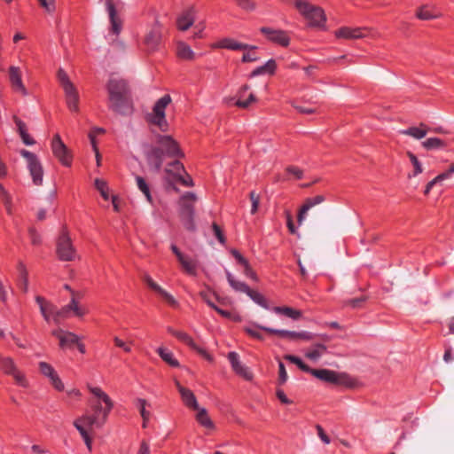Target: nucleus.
I'll return each mask as SVG.
<instances>
[{"instance_id": "f257e3e1", "label": "nucleus", "mask_w": 454, "mask_h": 454, "mask_svg": "<svg viewBox=\"0 0 454 454\" xmlns=\"http://www.w3.org/2000/svg\"><path fill=\"white\" fill-rule=\"evenodd\" d=\"M88 388L98 400L90 402L93 413L90 415L85 414L76 419L74 421V426L84 440L89 451H91L92 438L85 427L90 428H92L93 427H101L106 422L108 416L114 408V402L100 387L89 386Z\"/></svg>"}, {"instance_id": "f03ea898", "label": "nucleus", "mask_w": 454, "mask_h": 454, "mask_svg": "<svg viewBox=\"0 0 454 454\" xmlns=\"http://www.w3.org/2000/svg\"><path fill=\"white\" fill-rule=\"evenodd\" d=\"M108 93V107L115 114L129 115L134 111L132 92L129 82L112 77L106 85Z\"/></svg>"}, {"instance_id": "7ed1b4c3", "label": "nucleus", "mask_w": 454, "mask_h": 454, "mask_svg": "<svg viewBox=\"0 0 454 454\" xmlns=\"http://www.w3.org/2000/svg\"><path fill=\"white\" fill-rule=\"evenodd\" d=\"M155 142L156 144L151 145L149 150L145 153L146 161L154 171L159 172L161 169L162 163L166 157H184V153L181 150L179 144L171 136L157 135Z\"/></svg>"}, {"instance_id": "20e7f679", "label": "nucleus", "mask_w": 454, "mask_h": 454, "mask_svg": "<svg viewBox=\"0 0 454 454\" xmlns=\"http://www.w3.org/2000/svg\"><path fill=\"white\" fill-rule=\"evenodd\" d=\"M197 200L193 192H186L178 201L179 206V217L184 228L192 232L196 231V224L194 222L195 208L194 203Z\"/></svg>"}, {"instance_id": "39448f33", "label": "nucleus", "mask_w": 454, "mask_h": 454, "mask_svg": "<svg viewBox=\"0 0 454 454\" xmlns=\"http://www.w3.org/2000/svg\"><path fill=\"white\" fill-rule=\"evenodd\" d=\"M310 374L317 379L339 386L355 388L359 386L358 381L345 372H336L328 369H311Z\"/></svg>"}, {"instance_id": "423d86ee", "label": "nucleus", "mask_w": 454, "mask_h": 454, "mask_svg": "<svg viewBox=\"0 0 454 454\" xmlns=\"http://www.w3.org/2000/svg\"><path fill=\"white\" fill-rule=\"evenodd\" d=\"M57 78L64 90L67 108L71 112L78 113L79 93L74 84L71 82L67 74L63 68H59L58 70Z\"/></svg>"}, {"instance_id": "0eeeda50", "label": "nucleus", "mask_w": 454, "mask_h": 454, "mask_svg": "<svg viewBox=\"0 0 454 454\" xmlns=\"http://www.w3.org/2000/svg\"><path fill=\"white\" fill-rule=\"evenodd\" d=\"M56 254L63 262H73L77 257L76 250L73 245L67 226H63L56 242Z\"/></svg>"}, {"instance_id": "6e6552de", "label": "nucleus", "mask_w": 454, "mask_h": 454, "mask_svg": "<svg viewBox=\"0 0 454 454\" xmlns=\"http://www.w3.org/2000/svg\"><path fill=\"white\" fill-rule=\"evenodd\" d=\"M299 12L309 22L312 27H322L325 22L324 11L316 5L303 0L294 2Z\"/></svg>"}, {"instance_id": "1a4fd4ad", "label": "nucleus", "mask_w": 454, "mask_h": 454, "mask_svg": "<svg viewBox=\"0 0 454 454\" xmlns=\"http://www.w3.org/2000/svg\"><path fill=\"white\" fill-rule=\"evenodd\" d=\"M171 103V97L168 94L164 95L156 101L153 108V114L149 115L147 121L159 127L163 132L168 130V124L166 120L165 109Z\"/></svg>"}, {"instance_id": "9d476101", "label": "nucleus", "mask_w": 454, "mask_h": 454, "mask_svg": "<svg viewBox=\"0 0 454 454\" xmlns=\"http://www.w3.org/2000/svg\"><path fill=\"white\" fill-rule=\"evenodd\" d=\"M0 370L4 374L12 376L17 385L22 387H28L26 375L17 367L12 357L0 355Z\"/></svg>"}, {"instance_id": "9b49d317", "label": "nucleus", "mask_w": 454, "mask_h": 454, "mask_svg": "<svg viewBox=\"0 0 454 454\" xmlns=\"http://www.w3.org/2000/svg\"><path fill=\"white\" fill-rule=\"evenodd\" d=\"M162 25L155 19L151 29L145 35L143 44L147 52H153L158 50L162 38Z\"/></svg>"}, {"instance_id": "f8f14e48", "label": "nucleus", "mask_w": 454, "mask_h": 454, "mask_svg": "<svg viewBox=\"0 0 454 454\" xmlns=\"http://www.w3.org/2000/svg\"><path fill=\"white\" fill-rule=\"evenodd\" d=\"M53 155L65 167H70L73 161V154L67 146L63 143L60 136L57 133L51 141Z\"/></svg>"}, {"instance_id": "ddd939ff", "label": "nucleus", "mask_w": 454, "mask_h": 454, "mask_svg": "<svg viewBox=\"0 0 454 454\" xmlns=\"http://www.w3.org/2000/svg\"><path fill=\"white\" fill-rule=\"evenodd\" d=\"M20 154L27 159L28 169L35 185H41L43 183V169L37 156L25 149L20 151Z\"/></svg>"}, {"instance_id": "4468645a", "label": "nucleus", "mask_w": 454, "mask_h": 454, "mask_svg": "<svg viewBox=\"0 0 454 454\" xmlns=\"http://www.w3.org/2000/svg\"><path fill=\"white\" fill-rule=\"evenodd\" d=\"M38 370L43 376L49 380L51 385L53 387L54 389H56L59 392L64 391V383L62 382L58 372L51 364L47 362H39Z\"/></svg>"}, {"instance_id": "2eb2a0df", "label": "nucleus", "mask_w": 454, "mask_h": 454, "mask_svg": "<svg viewBox=\"0 0 454 454\" xmlns=\"http://www.w3.org/2000/svg\"><path fill=\"white\" fill-rule=\"evenodd\" d=\"M257 328L263 329L264 331L277 334L282 338H286L290 340H312L315 335L309 332L302 331V332H294V331H288V330H278L269 327H263V326H258Z\"/></svg>"}, {"instance_id": "dca6fc26", "label": "nucleus", "mask_w": 454, "mask_h": 454, "mask_svg": "<svg viewBox=\"0 0 454 454\" xmlns=\"http://www.w3.org/2000/svg\"><path fill=\"white\" fill-rule=\"evenodd\" d=\"M51 334L59 340V348L62 349L73 348L77 340H80L79 336L75 333L62 329L53 330Z\"/></svg>"}, {"instance_id": "f3484780", "label": "nucleus", "mask_w": 454, "mask_h": 454, "mask_svg": "<svg viewBox=\"0 0 454 454\" xmlns=\"http://www.w3.org/2000/svg\"><path fill=\"white\" fill-rule=\"evenodd\" d=\"M175 385L180 394L181 400L184 406L192 411L199 410V404L194 393L191 389L182 386L177 380H175Z\"/></svg>"}, {"instance_id": "a211bd4d", "label": "nucleus", "mask_w": 454, "mask_h": 454, "mask_svg": "<svg viewBox=\"0 0 454 454\" xmlns=\"http://www.w3.org/2000/svg\"><path fill=\"white\" fill-rule=\"evenodd\" d=\"M368 27H342L335 31V35L338 38L343 39H360L367 35Z\"/></svg>"}, {"instance_id": "6ab92c4d", "label": "nucleus", "mask_w": 454, "mask_h": 454, "mask_svg": "<svg viewBox=\"0 0 454 454\" xmlns=\"http://www.w3.org/2000/svg\"><path fill=\"white\" fill-rule=\"evenodd\" d=\"M261 32L269 41L272 43H278L281 46H287L289 44L290 39L286 32L282 30H275L270 27H262Z\"/></svg>"}, {"instance_id": "aec40b11", "label": "nucleus", "mask_w": 454, "mask_h": 454, "mask_svg": "<svg viewBox=\"0 0 454 454\" xmlns=\"http://www.w3.org/2000/svg\"><path fill=\"white\" fill-rule=\"evenodd\" d=\"M9 78L12 88L14 91L21 93L22 96L27 95V90L22 82L20 67L13 66L10 67Z\"/></svg>"}, {"instance_id": "412c9836", "label": "nucleus", "mask_w": 454, "mask_h": 454, "mask_svg": "<svg viewBox=\"0 0 454 454\" xmlns=\"http://www.w3.org/2000/svg\"><path fill=\"white\" fill-rule=\"evenodd\" d=\"M211 47L213 49H227V50H232V51H240V50H254L255 49V46H250L247 44H244L241 43L237 42L236 40L225 37L223 38L215 43H214Z\"/></svg>"}, {"instance_id": "4be33fe9", "label": "nucleus", "mask_w": 454, "mask_h": 454, "mask_svg": "<svg viewBox=\"0 0 454 454\" xmlns=\"http://www.w3.org/2000/svg\"><path fill=\"white\" fill-rule=\"evenodd\" d=\"M227 357L231 364L232 370L235 372V373L237 375L242 377L246 380H253V373L251 372H249L247 370V368L244 367L240 364V362L239 360V355L236 352H234V351L230 352L228 354Z\"/></svg>"}, {"instance_id": "5701e85b", "label": "nucleus", "mask_w": 454, "mask_h": 454, "mask_svg": "<svg viewBox=\"0 0 454 454\" xmlns=\"http://www.w3.org/2000/svg\"><path fill=\"white\" fill-rule=\"evenodd\" d=\"M325 200L324 195H317L313 198H308L305 200L304 204L301 206L298 212L297 221L299 224H301L306 219L307 213L309 209L317 205L323 203Z\"/></svg>"}, {"instance_id": "b1692460", "label": "nucleus", "mask_w": 454, "mask_h": 454, "mask_svg": "<svg viewBox=\"0 0 454 454\" xmlns=\"http://www.w3.org/2000/svg\"><path fill=\"white\" fill-rule=\"evenodd\" d=\"M226 278L230 286L237 292L247 294L252 300L255 301V291L245 282L237 280L229 271L226 270Z\"/></svg>"}, {"instance_id": "393cba45", "label": "nucleus", "mask_w": 454, "mask_h": 454, "mask_svg": "<svg viewBox=\"0 0 454 454\" xmlns=\"http://www.w3.org/2000/svg\"><path fill=\"white\" fill-rule=\"evenodd\" d=\"M106 5L109 13L111 30L114 35H119L121 30L122 21L121 18L117 16V12L113 0H106Z\"/></svg>"}, {"instance_id": "a878e982", "label": "nucleus", "mask_w": 454, "mask_h": 454, "mask_svg": "<svg viewBox=\"0 0 454 454\" xmlns=\"http://www.w3.org/2000/svg\"><path fill=\"white\" fill-rule=\"evenodd\" d=\"M195 11L193 8H189L184 11L176 20L177 28L181 31L188 30L194 23Z\"/></svg>"}, {"instance_id": "bb28decb", "label": "nucleus", "mask_w": 454, "mask_h": 454, "mask_svg": "<svg viewBox=\"0 0 454 454\" xmlns=\"http://www.w3.org/2000/svg\"><path fill=\"white\" fill-rule=\"evenodd\" d=\"M35 301L40 307V311L46 322H50L51 317L54 315L56 306L41 295L35 296Z\"/></svg>"}, {"instance_id": "cd10ccee", "label": "nucleus", "mask_w": 454, "mask_h": 454, "mask_svg": "<svg viewBox=\"0 0 454 454\" xmlns=\"http://www.w3.org/2000/svg\"><path fill=\"white\" fill-rule=\"evenodd\" d=\"M12 120L17 126V131L20 136L22 142L27 145H35V141L29 136L26 123L23 121H21L17 115H13Z\"/></svg>"}, {"instance_id": "c85d7f7f", "label": "nucleus", "mask_w": 454, "mask_h": 454, "mask_svg": "<svg viewBox=\"0 0 454 454\" xmlns=\"http://www.w3.org/2000/svg\"><path fill=\"white\" fill-rule=\"evenodd\" d=\"M12 120L17 126V131L20 136L22 142L27 145H35V141L29 136L26 123L23 121H21L17 115H13Z\"/></svg>"}, {"instance_id": "c756f323", "label": "nucleus", "mask_w": 454, "mask_h": 454, "mask_svg": "<svg viewBox=\"0 0 454 454\" xmlns=\"http://www.w3.org/2000/svg\"><path fill=\"white\" fill-rule=\"evenodd\" d=\"M231 254L236 259L237 262L243 267L244 274L251 278H255L254 272L249 263V262L239 253V250L232 248Z\"/></svg>"}, {"instance_id": "7c9ffc66", "label": "nucleus", "mask_w": 454, "mask_h": 454, "mask_svg": "<svg viewBox=\"0 0 454 454\" xmlns=\"http://www.w3.org/2000/svg\"><path fill=\"white\" fill-rule=\"evenodd\" d=\"M197 413L195 415L196 421L204 428L207 430H215V426L213 420L210 419L207 411L205 408H200L196 410Z\"/></svg>"}, {"instance_id": "2f4dec72", "label": "nucleus", "mask_w": 454, "mask_h": 454, "mask_svg": "<svg viewBox=\"0 0 454 454\" xmlns=\"http://www.w3.org/2000/svg\"><path fill=\"white\" fill-rule=\"evenodd\" d=\"M327 346L325 343L316 342L305 353V356L310 361L317 362L326 352Z\"/></svg>"}, {"instance_id": "473e14b6", "label": "nucleus", "mask_w": 454, "mask_h": 454, "mask_svg": "<svg viewBox=\"0 0 454 454\" xmlns=\"http://www.w3.org/2000/svg\"><path fill=\"white\" fill-rule=\"evenodd\" d=\"M17 270L19 271V287L26 294L28 291V271L22 261L18 262Z\"/></svg>"}, {"instance_id": "72a5a7b5", "label": "nucleus", "mask_w": 454, "mask_h": 454, "mask_svg": "<svg viewBox=\"0 0 454 454\" xmlns=\"http://www.w3.org/2000/svg\"><path fill=\"white\" fill-rule=\"evenodd\" d=\"M428 129L427 126L421 122L419 127H410L407 129L401 130L400 133L412 137L415 139H421L426 137Z\"/></svg>"}, {"instance_id": "f704fd0d", "label": "nucleus", "mask_w": 454, "mask_h": 454, "mask_svg": "<svg viewBox=\"0 0 454 454\" xmlns=\"http://www.w3.org/2000/svg\"><path fill=\"white\" fill-rule=\"evenodd\" d=\"M250 87L247 85H243L239 91V98L235 102V106L240 108H247L254 100V95L253 92H250L247 96V99H243L246 97L247 92L249 90Z\"/></svg>"}, {"instance_id": "c9c22d12", "label": "nucleus", "mask_w": 454, "mask_h": 454, "mask_svg": "<svg viewBox=\"0 0 454 454\" xmlns=\"http://www.w3.org/2000/svg\"><path fill=\"white\" fill-rule=\"evenodd\" d=\"M178 262L185 273L191 276L197 275L198 262L196 260L184 254L182 259H179Z\"/></svg>"}, {"instance_id": "e433bc0d", "label": "nucleus", "mask_w": 454, "mask_h": 454, "mask_svg": "<svg viewBox=\"0 0 454 454\" xmlns=\"http://www.w3.org/2000/svg\"><path fill=\"white\" fill-rule=\"evenodd\" d=\"M176 55L179 59L184 60H193L195 53L191 47L184 42H177L176 43Z\"/></svg>"}, {"instance_id": "4c0bfd02", "label": "nucleus", "mask_w": 454, "mask_h": 454, "mask_svg": "<svg viewBox=\"0 0 454 454\" xmlns=\"http://www.w3.org/2000/svg\"><path fill=\"white\" fill-rule=\"evenodd\" d=\"M157 353L160 358L171 367H179V362L174 357V355L170 351H167L164 348L160 347L157 349Z\"/></svg>"}, {"instance_id": "58836bf2", "label": "nucleus", "mask_w": 454, "mask_h": 454, "mask_svg": "<svg viewBox=\"0 0 454 454\" xmlns=\"http://www.w3.org/2000/svg\"><path fill=\"white\" fill-rule=\"evenodd\" d=\"M273 310L278 314H283L292 319H299L301 317V311L290 307H274Z\"/></svg>"}, {"instance_id": "ea45409f", "label": "nucleus", "mask_w": 454, "mask_h": 454, "mask_svg": "<svg viewBox=\"0 0 454 454\" xmlns=\"http://www.w3.org/2000/svg\"><path fill=\"white\" fill-rule=\"evenodd\" d=\"M416 16L418 19L422 20H431L437 18H440L441 13H434L428 10L427 5L421 6L416 12Z\"/></svg>"}, {"instance_id": "a19ab883", "label": "nucleus", "mask_w": 454, "mask_h": 454, "mask_svg": "<svg viewBox=\"0 0 454 454\" xmlns=\"http://www.w3.org/2000/svg\"><path fill=\"white\" fill-rule=\"evenodd\" d=\"M277 68V64L274 59L268 60L264 65L257 67V76L262 74L272 75Z\"/></svg>"}, {"instance_id": "79ce46f5", "label": "nucleus", "mask_w": 454, "mask_h": 454, "mask_svg": "<svg viewBox=\"0 0 454 454\" xmlns=\"http://www.w3.org/2000/svg\"><path fill=\"white\" fill-rule=\"evenodd\" d=\"M136 181L138 189L145 194L148 202L153 203V197L151 194L149 184L146 183L144 177L140 176H136Z\"/></svg>"}, {"instance_id": "37998d69", "label": "nucleus", "mask_w": 454, "mask_h": 454, "mask_svg": "<svg viewBox=\"0 0 454 454\" xmlns=\"http://www.w3.org/2000/svg\"><path fill=\"white\" fill-rule=\"evenodd\" d=\"M168 167L165 169L166 173L172 174L176 179L181 176V172L185 173L184 165L178 160L172 161Z\"/></svg>"}, {"instance_id": "c03bdc74", "label": "nucleus", "mask_w": 454, "mask_h": 454, "mask_svg": "<svg viewBox=\"0 0 454 454\" xmlns=\"http://www.w3.org/2000/svg\"><path fill=\"white\" fill-rule=\"evenodd\" d=\"M422 146L427 150L440 149L445 146V143L440 138L430 137L422 142Z\"/></svg>"}, {"instance_id": "a18cd8bd", "label": "nucleus", "mask_w": 454, "mask_h": 454, "mask_svg": "<svg viewBox=\"0 0 454 454\" xmlns=\"http://www.w3.org/2000/svg\"><path fill=\"white\" fill-rule=\"evenodd\" d=\"M137 402L139 408L140 415L143 419V427H146V424L150 419V412L145 409V406L147 405V401L143 398H138Z\"/></svg>"}, {"instance_id": "49530a36", "label": "nucleus", "mask_w": 454, "mask_h": 454, "mask_svg": "<svg viewBox=\"0 0 454 454\" xmlns=\"http://www.w3.org/2000/svg\"><path fill=\"white\" fill-rule=\"evenodd\" d=\"M0 197L5 207V209L9 215H12V197L9 192L4 189L2 184H0Z\"/></svg>"}, {"instance_id": "de8ad7c7", "label": "nucleus", "mask_w": 454, "mask_h": 454, "mask_svg": "<svg viewBox=\"0 0 454 454\" xmlns=\"http://www.w3.org/2000/svg\"><path fill=\"white\" fill-rule=\"evenodd\" d=\"M284 359L285 360H287L294 364H296L301 371L305 372H310L311 369L309 365H307L306 364H304L301 358H299L298 356H293V355H286L284 356Z\"/></svg>"}, {"instance_id": "09e8293b", "label": "nucleus", "mask_w": 454, "mask_h": 454, "mask_svg": "<svg viewBox=\"0 0 454 454\" xmlns=\"http://www.w3.org/2000/svg\"><path fill=\"white\" fill-rule=\"evenodd\" d=\"M66 309H68L69 311L73 310L74 315L79 317H83L87 313L85 309H81L78 306V302L75 300V296L72 297L70 302L66 306Z\"/></svg>"}, {"instance_id": "8fccbe9b", "label": "nucleus", "mask_w": 454, "mask_h": 454, "mask_svg": "<svg viewBox=\"0 0 454 454\" xmlns=\"http://www.w3.org/2000/svg\"><path fill=\"white\" fill-rule=\"evenodd\" d=\"M95 187L105 200L109 199L108 186L106 181L97 178L95 180Z\"/></svg>"}, {"instance_id": "3c124183", "label": "nucleus", "mask_w": 454, "mask_h": 454, "mask_svg": "<svg viewBox=\"0 0 454 454\" xmlns=\"http://www.w3.org/2000/svg\"><path fill=\"white\" fill-rule=\"evenodd\" d=\"M214 309L224 318H227V319H230V320L235 321V322L240 321L239 316L232 311L223 309L218 306H216Z\"/></svg>"}, {"instance_id": "603ef678", "label": "nucleus", "mask_w": 454, "mask_h": 454, "mask_svg": "<svg viewBox=\"0 0 454 454\" xmlns=\"http://www.w3.org/2000/svg\"><path fill=\"white\" fill-rule=\"evenodd\" d=\"M176 338L178 339L180 341L188 345L190 348L195 347V342L192 340V338L188 333H186L184 332L177 331V333L176 334Z\"/></svg>"}, {"instance_id": "864d4df0", "label": "nucleus", "mask_w": 454, "mask_h": 454, "mask_svg": "<svg viewBox=\"0 0 454 454\" xmlns=\"http://www.w3.org/2000/svg\"><path fill=\"white\" fill-rule=\"evenodd\" d=\"M407 154L414 167L412 176H415L420 174L423 171V169H422V166H421L420 162L419 161V160L417 159V157L411 152H408Z\"/></svg>"}, {"instance_id": "5fc2aeb1", "label": "nucleus", "mask_w": 454, "mask_h": 454, "mask_svg": "<svg viewBox=\"0 0 454 454\" xmlns=\"http://www.w3.org/2000/svg\"><path fill=\"white\" fill-rule=\"evenodd\" d=\"M28 234L31 239V244L33 246H40L42 244L41 235L38 233L35 227H30L28 229Z\"/></svg>"}, {"instance_id": "6e6d98bb", "label": "nucleus", "mask_w": 454, "mask_h": 454, "mask_svg": "<svg viewBox=\"0 0 454 454\" xmlns=\"http://www.w3.org/2000/svg\"><path fill=\"white\" fill-rule=\"evenodd\" d=\"M40 6L48 13H53L56 11L55 0H37Z\"/></svg>"}, {"instance_id": "4d7b16f0", "label": "nucleus", "mask_w": 454, "mask_h": 454, "mask_svg": "<svg viewBox=\"0 0 454 454\" xmlns=\"http://www.w3.org/2000/svg\"><path fill=\"white\" fill-rule=\"evenodd\" d=\"M212 230L214 231V234L215 236V238L218 239V241L224 245L226 243V238L223 234V230L221 229V227L216 223H212Z\"/></svg>"}, {"instance_id": "13d9d810", "label": "nucleus", "mask_w": 454, "mask_h": 454, "mask_svg": "<svg viewBox=\"0 0 454 454\" xmlns=\"http://www.w3.org/2000/svg\"><path fill=\"white\" fill-rule=\"evenodd\" d=\"M236 4L244 11L251 12L254 7V0H234Z\"/></svg>"}, {"instance_id": "bf43d9fd", "label": "nucleus", "mask_w": 454, "mask_h": 454, "mask_svg": "<svg viewBox=\"0 0 454 454\" xmlns=\"http://www.w3.org/2000/svg\"><path fill=\"white\" fill-rule=\"evenodd\" d=\"M157 294L159 295H160L170 306H172V307L178 306V302L176 301V300L171 294H169L168 292L163 290L162 288H160L157 292Z\"/></svg>"}, {"instance_id": "052dcab7", "label": "nucleus", "mask_w": 454, "mask_h": 454, "mask_svg": "<svg viewBox=\"0 0 454 454\" xmlns=\"http://www.w3.org/2000/svg\"><path fill=\"white\" fill-rule=\"evenodd\" d=\"M366 296H361L359 298L350 299L345 301V304L354 309L361 307V305L366 301Z\"/></svg>"}, {"instance_id": "680f3d73", "label": "nucleus", "mask_w": 454, "mask_h": 454, "mask_svg": "<svg viewBox=\"0 0 454 454\" xmlns=\"http://www.w3.org/2000/svg\"><path fill=\"white\" fill-rule=\"evenodd\" d=\"M287 372L285 365L282 362L278 363V381L280 384H284L287 380Z\"/></svg>"}, {"instance_id": "e2e57ef3", "label": "nucleus", "mask_w": 454, "mask_h": 454, "mask_svg": "<svg viewBox=\"0 0 454 454\" xmlns=\"http://www.w3.org/2000/svg\"><path fill=\"white\" fill-rule=\"evenodd\" d=\"M143 280L148 286L149 288H151L153 291H154L156 293L161 288L158 284H156L153 280V278L148 274H145L143 277Z\"/></svg>"}, {"instance_id": "0e129e2a", "label": "nucleus", "mask_w": 454, "mask_h": 454, "mask_svg": "<svg viewBox=\"0 0 454 454\" xmlns=\"http://www.w3.org/2000/svg\"><path fill=\"white\" fill-rule=\"evenodd\" d=\"M68 311V309H66V306H64L61 309H56L55 313L53 315L54 322L56 324H59L60 319L67 317Z\"/></svg>"}, {"instance_id": "69168bd1", "label": "nucleus", "mask_w": 454, "mask_h": 454, "mask_svg": "<svg viewBox=\"0 0 454 454\" xmlns=\"http://www.w3.org/2000/svg\"><path fill=\"white\" fill-rule=\"evenodd\" d=\"M186 176H178L176 180L184 186L192 187L194 185L192 178L186 172L184 173Z\"/></svg>"}, {"instance_id": "338daca9", "label": "nucleus", "mask_w": 454, "mask_h": 454, "mask_svg": "<svg viewBox=\"0 0 454 454\" xmlns=\"http://www.w3.org/2000/svg\"><path fill=\"white\" fill-rule=\"evenodd\" d=\"M212 295H213V294H211L209 292H207V291H201V292L200 293V296L202 298V300H203L205 302H207V304L210 308H212V309H214L217 305H215V304L212 301V300H211V296H212Z\"/></svg>"}, {"instance_id": "774afa93", "label": "nucleus", "mask_w": 454, "mask_h": 454, "mask_svg": "<svg viewBox=\"0 0 454 454\" xmlns=\"http://www.w3.org/2000/svg\"><path fill=\"white\" fill-rule=\"evenodd\" d=\"M286 172L294 175L296 179H301L303 176V171L295 166H288L286 168Z\"/></svg>"}]
</instances>
